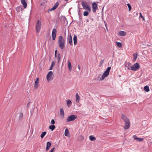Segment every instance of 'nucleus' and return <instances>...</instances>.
Here are the masks:
<instances>
[{"mask_svg": "<svg viewBox=\"0 0 152 152\" xmlns=\"http://www.w3.org/2000/svg\"><path fill=\"white\" fill-rule=\"evenodd\" d=\"M121 118L124 121V122L128 121L129 120L127 118L126 116L124 114H122L121 116Z\"/></svg>", "mask_w": 152, "mask_h": 152, "instance_id": "obj_15", "label": "nucleus"}, {"mask_svg": "<svg viewBox=\"0 0 152 152\" xmlns=\"http://www.w3.org/2000/svg\"><path fill=\"white\" fill-rule=\"evenodd\" d=\"M46 132H43L42 133L41 135V138H43L45 136L46 134Z\"/></svg>", "mask_w": 152, "mask_h": 152, "instance_id": "obj_32", "label": "nucleus"}, {"mask_svg": "<svg viewBox=\"0 0 152 152\" xmlns=\"http://www.w3.org/2000/svg\"><path fill=\"white\" fill-rule=\"evenodd\" d=\"M64 135L66 136L69 137V132L67 129H66L65 130Z\"/></svg>", "mask_w": 152, "mask_h": 152, "instance_id": "obj_19", "label": "nucleus"}, {"mask_svg": "<svg viewBox=\"0 0 152 152\" xmlns=\"http://www.w3.org/2000/svg\"><path fill=\"white\" fill-rule=\"evenodd\" d=\"M57 31L55 28H53V29L52 33V37L53 40H55L56 38V34Z\"/></svg>", "mask_w": 152, "mask_h": 152, "instance_id": "obj_8", "label": "nucleus"}, {"mask_svg": "<svg viewBox=\"0 0 152 152\" xmlns=\"http://www.w3.org/2000/svg\"><path fill=\"white\" fill-rule=\"evenodd\" d=\"M89 14L88 11H85L83 12V15L84 16H87Z\"/></svg>", "mask_w": 152, "mask_h": 152, "instance_id": "obj_34", "label": "nucleus"}, {"mask_svg": "<svg viewBox=\"0 0 152 152\" xmlns=\"http://www.w3.org/2000/svg\"><path fill=\"white\" fill-rule=\"evenodd\" d=\"M68 40L69 41V42L70 44V45H73V43L72 42V38L71 36V35H70V36L68 38Z\"/></svg>", "mask_w": 152, "mask_h": 152, "instance_id": "obj_17", "label": "nucleus"}, {"mask_svg": "<svg viewBox=\"0 0 152 152\" xmlns=\"http://www.w3.org/2000/svg\"><path fill=\"white\" fill-rule=\"evenodd\" d=\"M55 151V148H52L49 151V152H54Z\"/></svg>", "mask_w": 152, "mask_h": 152, "instance_id": "obj_38", "label": "nucleus"}, {"mask_svg": "<svg viewBox=\"0 0 152 152\" xmlns=\"http://www.w3.org/2000/svg\"><path fill=\"white\" fill-rule=\"evenodd\" d=\"M20 7H17L16 8V10L17 12L20 11Z\"/></svg>", "mask_w": 152, "mask_h": 152, "instance_id": "obj_37", "label": "nucleus"}, {"mask_svg": "<svg viewBox=\"0 0 152 152\" xmlns=\"http://www.w3.org/2000/svg\"><path fill=\"white\" fill-rule=\"evenodd\" d=\"M23 114L22 113H20V117L22 118L23 117Z\"/></svg>", "mask_w": 152, "mask_h": 152, "instance_id": "obj_41", "label": "nucleus"}, {"mask_svg": "<svg viewBox=\"0 0 152 152\" xmlns=\"http://www.w3.org/2000/svg\"><path fill=\"white\" fill-rule=\"evenodd\" d=\"M126 34V32L123 31H121L119 32V34L121 36H125Z\"/></svg>", "mask_w": 152, "mask_h": 152, "instance_id": "obj_22", "label": "nucleus"}, {"mask_svg": "<svg viewBox=\"0 0 152 152\" xmlns=\"http://www.w3.org/2000/svg\"><path fill=\"white\" fill-rule=\"evenodd\" d=\"M66 1H68L69 0H65Z\"/></svg>", "mask_w": 152, "mask_h": 152, "instance_id": "obj_47", "label": "nucleus"}, {"mask_svg": "<svg viewBox=\"0 0 152 152\" xmlns=\"http://www.w3.org/2000/svg\"><path fill=\"white\" fill-rule=\"evenodd\" d=\"M39 78H37L36 80L35 84L34 86V87L36 89H37L38 88L39 86Z\"/></svg>", "mask_w": 152, "mask_h": 152, "instance_id": "obj_10", "label": "nucleus"}, {"mask_svg": "<svg viewBox=\"0 0 152 152\" xmlns=\"http://www.w3.org/2000/svg\"><path fill=\"white\" fill-rule=\"evenodd\" d=\"M61 59V55L60 53H58L57 56V60H58V62Z\"/></svg>", "mask_w": 152, "mask_h": 152, "instance_id": "obj_33", "label": "nucleus"}, {"mask_svg": "<svg viewBox=\"0 0 152 152\" xmlns=\"http://www.w3.org/2000/svg\"><path fill=\"white\" fill-rule=\"evenodd\" d=\"M98 8L97 4L95 2H94L92 4V10L93 12H95L96 10Z\"/></svg>", "mask_w": 152, "mask_h": 152, "instance_id": "obj_9", "label": "nucleus"}, {"mask_svg": "<svg viewBox=\"0 0 152 152\" xmlns=\"http://www.w3.org/2000/svg\"><path fill=\"white\" fill-rule=\"evenodd\" d=\"M144 90L146 92H148L149 91V87L148 86H145L144 87Z\"/></svg>", "mask_w": 152, "mask_h": 152, "instance_id": "obj_30", "label": "nucleus"}, {"mask_svg": "<svg viewBox=\"0 0 152 152\" xmlns=\"http://www.w3.org/2000/svg\"><path fill=\"white\" fill-rule=\"evenodd\" d=\"M133 138L134 140H137L139 142L143 141L144 140L143 138L137 137L135 135L133 136Z\"/></svg>", "mask_w": 152, "mask_h": 152, "instance_id": "obj_14", "label": "nucleus"}, {"mask_svg": "<svg viewBox=\"0 0 152 152\" xmlns=\"http://www.w3.org/2000/svg\"><path fill=\"white\" fill-rule=\"evenodd\" d=\"M75 96L76 98V102H79L80 99V97L77 93L76 94Z\"/></svg>", "mask_w": 152, "mask_h": 152, "instance_id": "obj_18", "label": "nucleus"}, {"mask_svg": "<svg viewBox=\"0 0 152 152\" xmlns=\"http://www.w3.org/2000/svg\"><path fill=\"white\" fill-rule=\"evenodd\" d=\"M55 126L54 125H50L49 126V128L51 129L52 131H53L55 129Z\"/></svg>", "mask_w": 152, "mask_h": 152, "instance_id": "obj_29", "label": "nucleus"}, {"mask_svg": "<svg viewBox=\"0 0 152 152\" xmlns=\"http://www.w3.org/2000/svg\"><path fill=\"white\" fill-rule=\"evenodd\" d=\"M125 67H127V69H130V66H131V64L130 63H128L126 64L125 65Z\"/></svg>", "mask_w": 152, "mask_h": 152, "instance_id": "obj_24", "label": "nucleus"}, {"mask_svg": "<svg viewBox=\"0 0 152 152\" xmlns=\"http://www.w3.org/2000/svg\"><path fill=\"white\" fill-rule=\"evenodd\" d=\"M105 26L106 27V28H107V26L106 25V24L105 23Z\"/></svg>", "mask_w": 152, "mask_h": 152, "instance_id": "obj_46", "label": "nucleus"}, {"mask_svg": "<svg viewBox=\"0 0 152 152\" xmlns=\"http://www.w3.org/2000/svg\"><path fill=\"white\" fill-rule=\"evenodd\" d=\"M51 144L50 142H47L46 149V151H48L50 147L51 146Z\"/></svg>", "mask_w": 152, "mask_h": 152, "instance_id": "obj_16", "label": "nucleus"}, {"mask_svg": "<svg viewBox=\"0 0 152 152\" xmlns=\"http://www.w3.org/2000/svg\"><path fill=\"white\" fill-rule=\"evenodd\" d=\"M58 4H59L58 2L54 4V6L52 8L49 10L48 11H51L55 10L58 7Z\"/></svg>", "mask_w": 152, "mask_h": 152, "instance_id": "obj_12", "label": "nucleus"}, {"mask_svg": "<svg viewBox=\"0 0 152 152\" xmlns=\"http://www.w3.org/2000/svg\"><path fill=\"white\" fill-rule=\"evenodd\" d=\"M140 67V64L137 63H136L130 66V69L133 71H137Z\"/></svg>", "mask_w": 152, "mask_h": 152, "instance_id": "obj_3", "label": "nucleus"}, {"mask_svg": "<svg viewBox=\"0 0 152 152\" xmlns=\"http://www.w3.org/2000/svg\"><path fill=\"white\" fill-rule=\"evenodd\" d=\"M84 139V137L83 136L81 135L79 136L77 138V140L78 141H83Z\"/></svg>", "mask_w": 152, "mask_h": 152, "instance_id": "obj_21", "label": "nucleus"}, {"mask_svg": "<svg viewBox=\"0 0 152 152\" xmlns=\"http://www.w3.org/2000/svg\"><path fill=\"white\" fill-rule=\"evenodd\" d=\"M42 25L41 21L39 20H37L36 24V29L37 33L39 32L40 30Z\"/></svg>", "mask_w": 152, "mask_h": 152, "instance_id": "obj_4", "label": "nucleus"}, {"mask_svg": "<svg viewBox=\"0 0 152 152\" xmlns=\"http://www.w3.org/2000/svg\"><path fill=\"white\" fill-rule=\"evenodd\" d=\"M140 17L142 18L143 20H145L144 18L142 16V14L141 13H140Z\"/></svg>", "mask_w": 152, "mask_h": 152, "instance_id": "obj_40", "label": "nucleus"}, {"mask_svg": "<svg viewBox=\"0 0 152 152\" xmlns=\"http://www.w3.org/2000/svg\"><path fill=\"white\" fill-rule=\"evenodd\" d=\"M133 56L134 57V58L133 59V61H134L137 58V53H134L133 54Z\"/></svg>", "mask_w": 152, "mask_h": 152, "instance_id": "obj_27", "label": "nucleus"}, {"mask_svg": "<svg viewBox=\"0 0 152 152\" xmlns=\"http://www.w3.org/2000/svg\"><path fill=\"white\" fill-rule=\"evenodd\" d=\"M57 50H56L55 51V54H57Z\"/></svg>", "mask_w": 152, "mask_h": 152, "instance_id": "obj_43", "label": "nucleus"}, {"mask_svg": "<svg viewBox=\"0 0 152 152\" xmlns=\"http://www.w3.org/2000/svg\"><path fill=\"white\" fill-rule=\"evenodd\" d=\"M77 118V116L75 115H72L68 117L67 119V122H69L74 120Z\"/></svg>", "mask_w": 152, "mask_h": 152, "instance_id": "obj_7", "label": "nucleus"}, {"mask_svg": "<svg viewBox=\"0 0 152 152\" xmlns=\"http://www.w3.org/2000/svg\"><path fill=\"white\" fill-rule=\"evenodd\" d=\"M130 125V123L129 121H128L125 122V125L124 128L125 129H127L129 128Z\"/></svg>", "mask_w": 152, "mask_h": 152, "instance_id": "obj_11", "label": "nucleus"}, {"mask_svg": "<svg viewBox=\"0 0 152 152\" xmlns=\"http://www.w3.org/2000/svg\"><path fill=\"white\" fill-rule=\"evenodd\" d=\"M117 45L119 47H122L121 44L119 42H117Z\"/></svg>", "mask_w": 152, "mask_h": 152, "instance_id": "obj_36", "label": "nucleus"}, {"mask_svg": "<svg viewBox=\"0 0 152 152\" xmlns=\"http://www.w3.org/2000/svg\"><path fill=\"white\" fill-rule=\"evenodd\" d=\"M60 114L62 116V117H64V110L62 108H61L60 110Z\"/></svg>", "mask_w": 152, "mask_h": 152, "instance_id": "obj_26", "label": "nucleus"}, {"mask_svg": "<svg viewBox=\"0 0 152 152\" xmlns=\"http://www.w3.org/2000/svg\"><path fill=\"white\" fill-rule=\"evenodd\" d=\"M66 103L68 107H70L72 104V102L70 100H68L66 101Z\"/></svg>", "mask_w": 152, "mask_h": 152, "instance_id": "obj_23", "label": "nucleus"}, {"mask_svg": "<svg viewBox=\"0 0 152 152\" xmlns=\"http://www.w3.org/2000/svg\"><path fill=\"white\" fill-rule=\"evenodd\" d=\"M21 4L23 5L24 9H26L27 6V4L25 0H20Z\"/></svg>", "mask_w": 152, "mask_h": 152, "instance_id": "obj_13", "label": "nucleus"}, {"mask_svg": "<svg viewBox=\"0 0 152 152\" xmlns=\"http://www.w3.org/2000/svg\"><path fill=\"white\" fill-rule=\"evenodd\" d=\"M82 5L84 9L88 10L89 11H91V7L89 5L85 2H82Z\"/></svg>", "mask_w": 152, "mask_h": 152, "instance_id": "obj_5", "label": "nucleus"}, {"mask_svg": "<svg viewBox=\"0 0 152 152\" xmlns=\"http://www.w3.org/2000/svg\"><path fill=\"white\" fill-rule=\"evenodd\" d=\"M78 68L79 70L80 69V66L79 65H78Z\"/></svg>", "mask_w": 152, "mask_h": 152, "instance_id": "obj_42", "label": "nucleus"}, {"mask_svg": "<svg viewBox=\"0 0 152 152\" xmlns=\"http://www.w3.org/2000/svg\"><path fill=\"white\" fill-rule=\"evenodd\" d=\"M103 9H104V7H103V8L102 9V12H103Z\"/></svg>", "mask_w": 152, "mask_h": 152, "instance_id": "obj_45", "label": "nucleus"}, {"mask_svg": "<svg viewBox=\"0 0 152 152\" xmlns=\"http://www.w3.org/2000/svg\"><path fill=\"white\" fill-rule=\"evenodd\" d=\"M53 72L52 71H50L47 75L46 77L48 81L52 80L53 79Z\"/></svg>", "mask_w": 152, "mask_h": 152, "instance_id": "obj_6", "label": "nucleus"}, {"mask_svg": "<svg viewBox=\"0 0 152 152\" xmlns=\"http://www.w3.org/2000/svg\"><path fill=\"white\" fill-rule=\"evenodd\" d=\"M77 38L76 35H75L73 37V40L74 42V45H75L77 43Z\"/></svg>", "mask_w": 152, "mask_h": 152, "instance_id": "obj_20", "label": "nucleus"}, {"mask_svg": "<svg viewBox=\"0 0 152 152\" xmlns=\"http://www.w3.org/2000/svg\"><path fill=\"white\" fill-rule=\"evenodd\" d=\"M111 69V67H108L106 70L105 71L104 73L103 74L102 76L101 77L100 79L99 78L101 76L100 75H98V78L97 79V80H99V81H102L103 80L105 77H107L109 74L110 70Z\"/></svg>", "mask_w": 152, "mask_h": 152, "instance_id": "obj_1", "label": "nucleus"}, {"mask_svg": "<svg viewBox=\"0 0 152 152\" xmlns=\"http://www.w3.org/2000/svg\"><path fill=\"white\" fill-rule=\"evenodd\" d=\"M127 5L128 8H129V11H130L132 9V7L130 5V4H127Z\"/></svg>", "mask_w": 152, "mask_h": 152, "instance_id": "obj_35", "label": "nucleus"}, {"mask_svg": "<svg viewBox=\"0 0 152 152\" xmlns=\"http://www.w3.org/2000/svg\"><path fill=\"white\" fill-rule=\"evenodd\" d=\"M68 67L69 70L71 71L72 69V66L70 62L69 61H68Z\"/></svg>", "mask_w": 152, "mask_h": 152, "instance_id": "obj_28", "label": "nucleus"}, {"mask_svg": "<svg viewBox=\"0 0 152 152\" xmlns=\"http://www.w3.org/2000/svg\"><path fill=\"white\" fill-rule=\"evenodd\" d=\"M58 43L59 48L63 49L65 47V41L62 36H60L58 37Z\"/></svg>", "mask_w": 152, "mask_h": 152, "instance_id": "obj_2", "label": "nucleus"}, {"mask_svg": "<svg viewBox=\"0 0 152 152\" xmlns=\"http://www.w3.org/2000/svg\"><path fill=\"white\" fill-rule=\"evenodd\" d=\"M55 64V62L54 61H53L52 62L51 65L50 66V67L49 69V70H51L52 69L53 66H54Z\"/></svg>", "mask_w": 152, "mask_h": 152, "instance_id": "obj_25", "label": "nucleus"}, {"mask_svg": "<svg viewBox=\"0 0 152 152\" xmlns=\"http://www.w3.org/2000/svg\"><path fill=\"white\" fill-rule=\"evenodd\" d=\"M96 138L95 137H93L92 135L89 136V139L91 141L95 140H96Z\"/></svg>", "mask_w": 152, "mask_h": 152, "instance_id": "obj_31", "label": "nucleus"}, {"mask_svg": "<svg viewBox=\"0 0 152 152\" xmlns=\"http://www.w3.org/2000/svg\"><path fill=\"white\" fill-rule=\"evenodd\" d=\"M51 123L52 124H54L55 123L54 120V119H52L51 121Z\"/></svg>", "mask_w": 152, "mask_h": 152, "instance_id": "obj_39", "label": "nucleus"}, {"mask_svg": "<svg viewBox=\"0 0 152 152\" xmlns=\"http://www.w3.org/2000/svg\"><path fill=\"white\" fill-rule=\"evenodd\" d=\"M55 58L57 57V54H55Z\"/></svg>", "mask_w": 152, "mask_h": 152, "instance_id": "obj_44", "label": "nucleus"}]
</instances>
